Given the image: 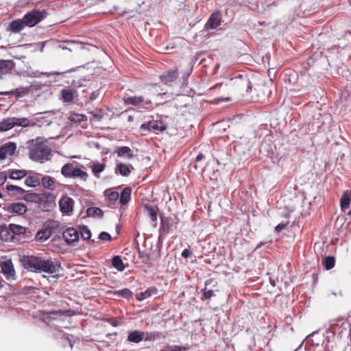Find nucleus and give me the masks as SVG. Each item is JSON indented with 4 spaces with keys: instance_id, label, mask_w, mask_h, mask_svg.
Instances as JSON below:
<instances>
[{
    "instance_id": "f257e3e1",
    "label": "nucleus",
    "mask_w": 351,
    "mask_h": 351,
    "mask_svg": "<svg viewBox=\"0 0 351 351\" xmlns=\"http://www.w3.org/2000/svg\"><path fill=\"white\" fill-rule=\"evenodd\" d=\"M24 267L30 271L45 272L58 278V273L62 269L60 262L54 258H42L39 256H27L23 261Z\"/></svg>"
},
{
    "instance_id": "f03ea898",
    "label": "nucleus",
    "mask_w": 351,
    "mask_h": 351,
    "mask_svg": "<svg viewBox=\"0 0 351 351\" xmlns=\"http://www.w3.org/2000/svg\"><path fill=\"white\" fill-rule=\"evenodd\" d=\"M29 157L34 161L44 163L51 160L52 150L43 137H37L27 142Z\"/></svg>"
},
{
    "instance_id": "7ed1b4c3",
    "label": "nucleus",
    "mask_w": 351,
    "mask_h": 351,
    "mask_svg": "<svg viewBox=\"0 0 351 351\" xmlns=\"http://www.w3.org/2000/svg\"><path fill=\"white\" fill-rule=\"evenodd\" d=\"M225 86L228 93L230 95H237L244 96L248 94L251 90V82L248 77L241 75L232 78L226 84L219 83L213 86L211 89H216L219 87Z\"/></svg>"
},
{
    "instance_id": "20e7f679",
    "label": "nucleus",
    "mask_w": 351,
    "mask_h": 351,
    "mask_svg": "<svg viewBox=\"0 0 351 351\" xmlns=\"http://www.w3.org/2000/svg\"><path fill=\"white\" fill-rule=\"evenodd\" d=\"M61 173L65 178H80L84 180H86L88 178L87 173L77 168L75 163H66L64 165L61 169Z\"/></svg>"
},
{
    "instance_id": "39448f33",
    "label": "nucleus",
    "mask_w": 351,
    "mask_h": 351,
    "mask_svg": "<svg viewBox=\"0 0 351 351\" xmlns=\"http://www.w3.org/2000/svg\"><path fill=\"white\" fill-rule=\"evenodd\" d=\"M46 16L45 11L32 10L25 14L23 18L26 26L32 27L43 20Z\"/></svg>"
},
{
    "instance_id": "423d86ee",
    "label": "nucleus",
    "mask_w": 351,
    "mask_h": 351,
    "mask_svg": "<svg viewBox=\"0 0 351 351\" xmlns=\"http://www.w3.org/2000/svg\"><path fill=\"white\" fill-rule=\"evenodd\" d=\"M126 105L141 106L143 110L152 108V102L150 99H145L143 96H131L124 99Z\"/></svg>"
},
{
    "instance_id": "0eeeda50",
    "label": "nucleus",
    "mask_w": 351,
    "mask_h": 351,
    "mask_svg": "<svg viewBox=\"0 0 351 351\" xmlns=\"http://www.w3.org/2000/svg\"><path fill=\"white\" fill-rule=\"evenodd\" d=\"M165 124L160 120H152L147 123H144L141 125V130L143 132H150L158 133L166 130Z\"/></svg>"
},
{
    "instance_id": "6e6552de",
    "label": "nucleus",
    "mask_w": 351,
    "mask_h": 351,
    "mask_svg": "<svg viewBox=\"0 0 351 351\" xmlns=\"http://www.w3.org/2000/svg\"><path fill=\"white\" fill-rule=\"evenodd\" d=\"M62 238L69 245H75L79 241L78 231L74 228H68L62 232Z\"/></svg>"
},
{
    "instance_id": "1a4fd4ad",
    "label": "nucleus",
    "mask_w": 351,
    "mask_h": 351,
    "mask_svg": "<svg viewBox=\"0 0 351 351\" xmlns=\"http://www.w3.org/2000/svg\"><path fill=\"white\" fill-rule=\"evenodd\" d=\"M74 201L67 196H62L59 201V207L60 211L66 215H70L73 210Z\"/></svg>"
},
{
    "instance_id": "9d476101",
    "label": "nucleus",
    "mask_w": 351,
    "mask_h": 351,
    "mask_svg": "<svg viewBox=\"0 0 351 351\" xmlns=\"http://www.w3.org/2000/svg\"><path fill=\"white\" fill-rule=\"evenodd\" d=\"M1 269L6 279L14 280L15 278V271L11 260L1 262Z\"/></svg>"
},
{
    "instance_id": "9b49d317",
    "label": "nucleus",
    "mask_w": 351,
    "mask_h": 351,
    "mask_svg": "<svg viewBox=\"0 0 351 351\" xmlns=\"http://www.w3.org/2000/svg\"><path fill=\"white\" fill-rule=\"evenodd\" d=\"M58 226V223L56 221H51L47 225V227L43 230L38 231L36 235L37 241L44 242L47 241L51 235V231L49 228H56Z\"/></svg>"
},
{
    "instance_id": "f8f14e48",
    "label": "nucleus",
    "mask_w": 351,
    "mask_h": 351,
    "mask_svg": "<svg viewBox=\"0 0 351 351\" xmlns=\"http://www.w3.org/2000/svg\"><path fill=\"white\" fill-rule=\"evenodd\" d=\"M221 23V14L219 11L213 12L209 17L207 23H206V28L214 29L219 27Z\"/></svg>"
},
{
    "instance_id": "ddd939ff",
    "label": "nucleus",
    "mask_w": 351,
    "mask_h": 351,
    "mask_svg": "<svg viewBox=\"0 0 351 351\" xmlns=\"http://www.w3.org/2000/svg\"><path fill=\"white\" fill-rule=\"evenodd\" d=\"M16 149V145L14 143L9 142L0 147V160L5 159L8 156H12Z\"/></svg>"
},
{
    "instance_id": "4468645a",
    "label": "nucleus",
    "mask_w": 351,
    "mask_h": 351,
    "mask_svg": "<svg viewBox=\"0 0 351 351\" xmlns=\"http://www.w3.org/2000/svg\"><path fill=\"white\" fill-rule=\"evenodd\" d=\"M178 76V69L176 68L172 70H169L160 75L161 81L165 84L174 82Z\"/></svg>"
},
{
    "instance_id": "2eb2a0df",
    "label": "nucleus",
    "mask_w": 351,
    "mask_h": 351,
    "mask_svg": "<svg viewBox=\"0 0 351 351\" xmlns=\"http://www.w3.org/2000/svg\"><path fill=\"white\" fill-rule=\"evenodd\" d=\"M348 326V323L343 320V317H338L330 321L329 330H331L332 333H335L337 331V327L339 326V329H340L341 328H345Z\"/></svg>"
},
{
    "instance_id": "dca6fc26",
    "label": "nucleus",
    "mask_w": 351,
    "mask_h": 351,
    "mask_svg": "<svg viewBox=\"0 0 351 351\" xmlns=\"http://www.w3.org/2000/svg\"><path fill=\"white\" fill-rule=\"evenodd\" d=\"M145 332L138 330H135L130 332L128 335L127 340L130 342L138 343L144 339Z\"/></svg>"
},
{
    "instance_id": "f3484780",
    "label": "nucleus",
    "mask_w": 351,
    "mask_h": 351,
    "mask_svg": "<svg viewBox=\"0 0 351 351\" xmlns=\"http://www.w3.org/2000/svg\"><path fill=\"white\" fill-rule=\"evenodd\" d=\"M26 26L23 19H16L9 25V29L13 33H19Z\"/></svg>"
},
{
    "instance_id": "a211bd4d",
    "label": "nucleus",
    "mask_w": 351,
    "mask_h": 351,
    "mask_svg": "<svg viewBox=\"0 0 351 351\" xmlns=\"http://www.w3.org/2000/svg\"><path fill=\"white\" fill-rule=\"evenodd\" d=\"M133 169L134 167L132 165H127L122 162L117 164L116 171H118L122 176H129Z\"/></svg>"
},
{
    "instance_id": "6ab92c4d",
    "label": "nucleus",
    "mask_w": 351,
    "mask_h": 351,
    "mask_svg": "<svg viewBox=\"0 0 351 351\" xmlns=\"http://www.w3.org/2000/svg\"><path fill=\"white\" fill-rule=\"evenodd\" d=\"M76 91L71 88H64L61 90V99L64 102L69 103L73 100Z\"/></svg>"
},
{
    "instance_id": "aec40b11",
    "label": "nucleus",
    "mask_w": 351,
    "mask_h": 351,
    "mask_svg": "<svg viewBox=\"0 0 351 351\" xmlns=\"http://www.w3.org/2000/svg\"><path fill=\"white\" fill-rule=\"evenodd\" d=\"M351 202V191H345L340 199V206L341 210L345 212L347 210Z\"/></svg>"
},
{
    "instance_id": "412c9836",
    "label": "nucleus",
    "mask_w": 351,
    "mask_h": 351,
    "mask_svg": "<svg viewBox=\"0 0 351 351\" xmlns=\"http://www.w3.org/2000/svg\"><path fill=\"white\" fill-rule=\"evenodd\" d=\"M166 336V333L159 331L147 332H145L144 340L145 341H152L158 339H165Z\"/></svg>"
},
{
    "instance_id": "4be33fe9",
    "label": "nucleus",
    "mask_w": 351,
    "mask_h": 351,
    "mask_svg": "<svg viewBox=\"0 0 351 351\" xmlns=\"http://www.w3.org/2000/svg\"><path fill=\"white\" fill-rule=\"evenodd\" d=\"M116 153H117V156L121 158L131 159L134 157V154H133L132 149L129 147H127V146H123V147H119L117 149Z\"/></svg>"
},
{
    "instance_id": "5701e85b",
    "label": "nucleus",
    "mask_w": 351,
    "mask_h": 351,
    "mask_svg": "<svg viewBox=\"0 0 351 351\" xmlns=\"http://www.w3.org/2000/svg\"><path fill=\"white\" fill-rule=\"evenodd\" d=\"M157 293V289L155 287H149L145 291L138 293L136 295V299L138 301H143L151 295L156 294Z\"/></svg>"
},
{
    "instance_id": "b1692460",
    "label": "nucleus",
    "mask_w": 351,
    "mask_h": 351,
    "mask_svg": "<svg viewBox=\"0 0 351 351\" xmlns=\"http://www.w3.org/2000/svg\"><path fill=\"white\" fill-rule=\"evenodd\" d=\"M0 238L4 241H11L14 239L9 227H3L1 228Z\"/></svg>"
},
{
    "instance_id": "393cba45",
    "label": "nucleus",
    "mask_w": 351,
    "mask_h": 351,
    "mask_svg": "<svg viewBox=\"0 0 351 351\" xmlns=\"http://www.w3.org/2000/svg\"><path fill=\"white\" fill-rule=\"evenodd\" d=\"M12 60H0V71L2 73H8L13 68Z\"/></svg>"
},
{
    "instance_id": "a878e982",
    "label": "nucleus",
    "mask_w": 351,
    "mask_h": 351,
    "mask_svg": "<svg viewBox=\"0 0 351 351\" xmlns=\"http://www.w3.org/2000/svg\"><path fill=\"white\" fill-rule=\"evenodd\" d=\"M130 197H131V189L129 187L124 188L121 193V195H120V199H119L120 204L121 205L126 204L127 203H128L130 202Z\"/></svg>"
},
{
    "instance_id": "bb28decb",
    "label": "nucleus",
    "mask_w": 351,
    "mask_h": 351,
    "mask_svg": "<svg viewBox=\"0 0 351 351\" xmlns=\"http://www.w3.org/2000/svg\"><path fill=\"white\" fill-rule=\"evenodd\" d=\"M11 209L13 213L20 215H23L27 212L26 206L24 204L20 202L12 204Z\"/></svg>"
},
{
    "instance_id": "cd10ccee",
    "label": "nucleus",
    "mask_w": 351,
    "mask_h": 351,
    "mask_svg": "<svg viewBox=\"0 0 351 351\" xmlns=\"http://www.w3.org/2000/svg\"><path fill=\"white\" fill-rule=\"evenodd\" d=\"M40 180L38 174L29 176L25 179V184L28 186L35 187L40 184Z\"/></svg>"
},
{
    "instance_id": "c85d7f7f",
    "label": "nucleus",
    "mask_w": 351,
    "mask_h": 351,
    "mask_svg": "<svg viewBox=\"0 0 351 351\" xmlns=\"http://www.w3.org/2000/svg\"><path fill=\"white\" fill-rule=\"evenodd\" d=\"M86 215L89 217H102L104 212L98 207H89L86 210Z\"/></svg>"
},
{
    "instance_id": "c756f323",
    "label": "nucleus",
    "mask_w": 351,
    "mask_h": 351,
    "mask_svg": "<svg viewBox=\"0 0 351 351\" xmlns=\"http://www.w3.org/2000/svg\"><path fill=\"white\" fill-rule=\"evenodd\" d=\"M106 167L104 163H99L98 162H93L91 165V169L94 176L97 178H99V173L102 172Z\"/></svg>"
},
{
    "instance_id": "7c9ffc66",
    "label": "nucleus",
    "mask_w": 351,
    "mask_h": 351,
    "mask_svg": "<svg viewBox=\"0 0 351 351\" xmlns=\"http://www.w3.org/2000/svg\"><path fill=\"white\" fill-rule=\"evenodd\" d=\"M8 227L10 228V230L13 234L14 237L15 234L20 235L25 233V228H24L23 226L14 223H10Z\"/></svg>"
},
{
    "instance_id": "2f4dec72",
    "label": "nucleus",
    "mask_w": 351,
    "mask_h": 351,
    "mask_svg": "<svg viewBox=\"0 0 351 351\" xmlns=\"http://www.w3.org/2000/svg\"><path fill=\"white\" fill-rule=\"evenodd\" d=\"M12 117L5 119L0 122V131H7L14 128Z\"/></svg>"
},
{
    "instance_id": "473e14b6",
    "label": "nucleus",
    "mask_w": 351,
    "mask_h": 351,
    "mask_svg": "<svg viewBox=\"0 0 351 351\" xmlns=\"http://www.w3.org/2000/svg\"><path fill=\"white\" fill-rule=\"evenodd\" d=\"M322 263L326 270H330L335 267V258L333 256H326L323 259Z\"/></svg>"
},
{
    "instance_id": "72a5a7b5",
    "label": "nucleus",
    "mask_w": 351,
    "mask_h": 351,
    "mask_svg": "<svg viewBox=\"0 0 351 351\" xmlns=\"http://www.w3.org/2000/svg\"><path fill=\"white\" fill-rule=\"evenodd\" d=\"M112 266L119 271H123L125 267L119 256H116L112 258Z\"/></svg>"
},
{
    "instance_id": "f704fd0d",
    "label": "nucleus",
    "mask_w": 351,
    "mask_h": 351,
    "mask_svg": "<svg viewBox=\"0 0 351 351\" xmlns=\"http://www.w3.org/2000/svg\"><path fill=\"white\" fill-rule=\"evenodd\" d=\"M27 175L26 171L25 170H15L10 171L9 178L12 180H20Z\"/></svg>"
},
{
    "instance_id": "c9c22d12",
    "label": "nucleus",
    "mask_w": 351,
    "mask_h": 351,
    "mask_svg": "<svg viewBox=\"0 0 351 351\" xmlns=\"http://www.w3.org/2000/svg\"><path fill=\"white\" fill-rule=\"evenodd\" d=\"M31 90V86L29 87H20L17 88L10 93L15 95L17 97H23L26 95Z\"/></svg>"
},
{
    "instance_id": "e433bc0d",
    "label": "nucleus",
    "mask_w": 351,
    "mask_h": 351,
    "mask_svg": "<svg viewBox=\"0 0 351 351\" xmlns=\"http://www.w3.org/2000/svg\"><path fill=\"white\" fill-rule=\"evenodd\" d=\"M145 209L146 210L147 215L150 217L152 221L156 223L157 213L156 210L153 207L148 205L145 206Z\"/></svg>"
},
{
    "instance_id": "4c0bfd02",
    "label": "nucleus",
    "mask_w": 351,
    "mask_h": 351,
    "mask_svg": "<svg viewBox=\"0 0 351 351\" xmlns=\"http://www.w3.org/2000/svg\"><path fill=\"white\" fill-rule=\"evenodd\" d=\"M42 184L45 188L53 189L54 188V180L50 176H44L42 178Z\"/></svg>"
},
{
    "instance_id": "58836bf2",
    "label": "nucleus",
    "mask_w": 351,
    "mask_h": 351,
    "mask_svg": "<svg viewBox=\"0 0 351 351\" xmlns=\"http://www.w3.org/2000/svg\"><path fill=\"white\" fill-rule=\"evenodd\" d=\"M80 232L82 238L84 240H88L91 237V232L86 226H81L79 227Z\"/></svg>"
},
{
    "instance_id": "ea45409f",
    "label": "nucleus",
    "mask_w": 351,
    "mask_h": 351,
    "mask_svg": "<svg viewBox=\"0 0 351 351\" xmlns=\"http://www.w3.org/2000/svg\"><path fill=\"white\" fill-rule=\"evenodd\" d=\"M105 193L108 197V199L111 202L117 201L119 197V193L117 191H111L106 190Z\"/></svg>"
},
{
    "instance_id": "a19ab883",
    "label": "nucleus",
    "mask_w": 351,
    "mask_h": 351,
    "mask_svg": "<svg viewBox=\"0 0 351 351\" xmlns=\"http://www.w3.org/2000/svg\"><path fill=\"white\" fill-rule=\"evenodd\" d=\"M6 189L8 191H14L18 194H21L24 191V190L21 187H19V186H17L15 185H12V184H8L6 186Z\"/></svg>"
},
{
    "instance_id": "79ce46f5",
    "label": "nucleus",
    "mask_w": 351,
    "mask_h": 351,
    "mask_svg": "<svg viewBox=\"0 0 351 351\" xmlns=\"http://www.w3.org/2000/svg\"><path fill=\"white\" fill-rule=\"evenodd\" d=\"M116 294L125 298H129L132 296V292L128 289H123L122 290L116 291Z\"/></svg>"
},
{
    "instance_id": "37998d69",
    "label": "nucleus",
    "mask_w": 351,
    "mask_h": 351,
    "mask_svg": "<svg viewBox=\"0 0 351 351\" xmlns=\"http://www.w3.org/2000/svg\"><path fill=\"white\" fill-rule=\"evenodd\" d=\"M202 291L203 292L202 300H208L215 295L213 290H206L205 288L203 289Z\"/></svg>"
},
{
    "instance_id": "c03bdc74",
    "label": "nucleus",
    "mask_w": 351,
    "mask_h": 351,
    "mask_svg": "<svg viewBox=\"0 0 351 351\" xmlns=\"http://www.w3.org/2000/svg\"><path fill=\"white\" fill-rule=\"evenodd\" d=\"M35 125H36L35 122L29 120V119L21 118V127L26 128V127L33 126Z\"/></svg>"
},
{
    "instance_id": "a18cd8bd",
    "label": "nucleus",
    "mask_w": 351,
    "mask_h": 351,
    "mask_svg": "<svg viewBox=\"0 0 351 351\" xmlns=\"http://www.w3.org/2000/svg\"><path fill=\"white\" fill-rule=\"evenodd\" d=\"M86 117L83 114H74L71 115L70 119L75 122H81L84 121Z\"/></svg>"
},
{
    "instance_id": "49530a36",
    "label": "nucleus",
    "mask_w": 351,
    "mask_h": 351,
    "mask_svg": "<svg viewBox=\"0 0 351 351\" xmlns=\"http://www.w3.org/2000/svg\"><path fill=\"white\" fill-rule=\"evenodd\" d=\"M99 239L104 241H110L112 240L110 234L106 232H101L99 235Z\"/></svg>"
},
{
    "instance_id": "de8ad7c7",
    "label": "nucleus",
    "mask_w": 351,
    "mask_h": 351,
    "mask_svg": "<svg viewBox=\"0 0 351 351\" xmlns=\"http://www.w3.org/2000/svg\"><path fill=\"white\" fill-rule=\"evenodd\" d=\"M315 333L316 332H313L312 334L308 335L306 337V342L308 343L313 344V345H315L316 346H318L319 345V343H320V341H317V343H315L314 339H313V337H315Z\"/></svg>"
},
{
    "instance_id": "09e8293b",
    "label": "nucleus",
    "mask_w": 351,
    "mask_h": 351,
    "mask_svg": "<svg viewBox=\"0 0 351 351\" xmlns=\"http://www.w3.org/2000/svg\"><path fill=\"white\" fill-rule=\"evenodd\" d=\"M168 351H183L184 350V348L179 346H167L166 347Z\"/></svg>"
},
{
    "instance_id": "8fccbe9b",
    "label": "nucleus",
    "mask_w": 351,
    "mask_h": 351,
    "mask_svg": "<svg viewBox=\"0 0 351 351\" xmlns=\"http://www.w3.org/2000/svg\"><path fill=\"white\" fill-rule=\"evenodd\" d=\"M288 224H289V221L279 223L278 225H277L276 226L275 231L276 232H280L282 230L285 229L287 226Z\"/></svg>"
},
{
    "instance_id": "3c124183",
    "label": "nucleus",
    "mask_w": 351,
    "mask_h": 351,
    "mask_svg": "<svg viewBox=\"0 0 351 351\" xmlns=\"http://www.w3.org/2000/svg\"><path fill=\"white\" fill-rule=\"evenodd\" d=\"M7 180V174L4 171L0 172V186L3 185Z\"/></svg>"
},
{
    "instance_id": "603ef678",
    "label": "nucleus",
    "mask_w": 351,
    "mask_h": 351,
    "mask_svg": "<svg viewBox=\"0 0 351 351\" xmlns=\"http://www.w3.org/2000/svg\"><path fill=\"white\" fill-rule=\"evenodd\" d=\"M192 256V252L189 249H184L182 252V256L187 258Z\"/></svg>"
},
{
    "instance_id": "864d4df0",
    "label": "nucleus",
    "mask_w": 351,
    "mask_h": 351,
    "mask_svg": "<svg viewBox=\"0 0 351 351\" xmlns=\"http://www.w3.org/2000/svg\"><path fill=\"white\" fill-rule=\"evenodd\" d=\"M12 122H13V125H14V126H21V118H19V117H12Z\"/></svg>"
},
{
    "instance_id": "5fc2aeb1",
    "label": "nucleus",
    "mask_w": 351,
    "mask_h": 351,
    "mask_svg": "<svg viewBox=\"0 0 351 351\" xmlns=\"http://www.w3.org/2000/svg\"><path fill=\"white\" fill-rule=\"evenodd\" d=\"M205 158V156L203 154H199L195 158L196 162H199Z\"/></svg>"
},
{
    "instance_id": "6e6d98bb",
    "label": "nucleus",
    "mask_w": 351,
    "mask_h": 351,
    "mask_svg": "<svg viewBox=\"0 0 351 351\" xmlns=\"http://www.w3.org/2000/svg\"><path fill=\"white\" fill-rule=\"evenodd\" d=\"M97 97V93H96L95 92H93L91 95H90V99L91 100H93L95 99H96V97Z\"/></svg>"
},
{
    "instance_id": "4d7b16f0",
    "label": "nucleus",
    "mask_w": 351,
    "mask_h": 351,
    "mask_svg": "<svg viewBox=\"0 0 351 351\" xmlns=\"http://www.w3.org/2000/svg\"><path fill=\"white\" fill-rule=\"evenodd\" d=\"M231 98L230 97H222L219 99V101H230Z\"/></svg>"
},
{
    "instance_id": "13d9d810",
    "label": "nucleus",
    "mask_w": 351,
    "mask_h": 351,
    "mask_svg": "<svg viewBox=\"0 0 351 351\" xmlns=\"http://www.w3.org/2000/svg\"><path fill=\"white\" fill-rule=\"evenodd\" d=\"M128 121H132L133 120V117L130 115L128 118Z\"/></svg>"
},
{
    "instance_id": "bf43d9fd",
    "label": "nucleus",
    "mask_w": 351,
    "mask_h": 351,
    "mask_svg": "<svg viewBox=\"0 0 351 351\" xmlns=\"http://www.w3.org/2000/svg\"><path fill=\"white\" fill-rule=\"evenodd\" d=\"M0 95H8V93H1Z\"/></svg>"
},
{
    "instance_id": "052dcab7",
    "label": "nucleus",
    "mask_w": 351,
    "mask_h": 351,
    "mask_svg": "<svg viewBox=\"0 0 351 351\" xmlns=\"http://www.w3.org/2000/svg\"><path fill=\"white\" fill-rule=\"evenodd\" d=\"M190 75V73H188L186 76L188 77Z\"/></svg>"
},
{
    "instance_id": "680f3d73",
    "label": "nucleus",
    "mask_w": 351,
    "mask_h": 351,
    "mask_svg": "<svg viewBox=\"0 0 351 351\" xmlns=\"http://www.w3.org/2000/svg\"><path fill=\"white\" fill-rule=\"evenodd\" d=\"M1 197H2V195L0 193V198H1Z\"/></svg>"
}]
</instances>
